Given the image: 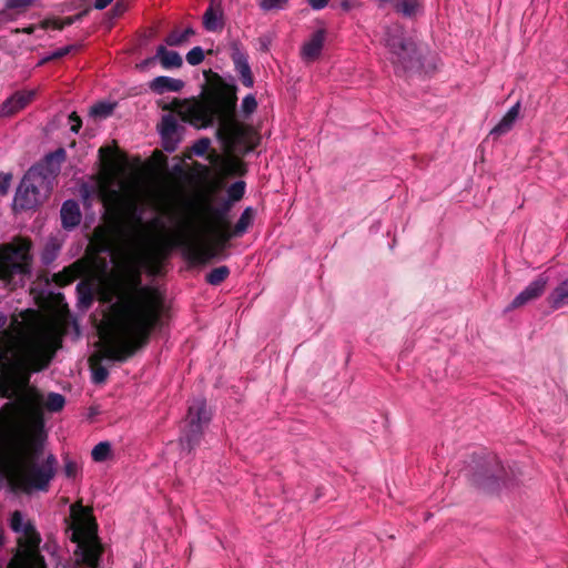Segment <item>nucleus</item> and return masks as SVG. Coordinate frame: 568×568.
I'll list each match as a JSON object with an SVG mask.
<instances>
[{
    "instance_id": "nucleus-1",
    "label": "nucleus",
    "mask_w": 568,
    "mask_h": 568,
    "mask_svg": "<svg viewBox=\"0 0 568 568\" xmlns=\"http://www.w3.org/2000/svg\"><path fill=\"white\" fill-rule=\"evenodd\" d=\"M99 153L105 165L100 196L104 206L124 210L126 224L116 241L101 244V251L111 256L116 268V301L110 306L100 331L99 349L91 361L124 362L146 342L160 321L163 298L155 288L141 284L142 266L152 256L155 243L143 224L135 183L119 179L124 163L114 150L105 146Z\"/></svg>"
},
{
    "instance_id": "nucleus-2",
    "label": "nucleus",
    "mask_w": 568,
    "mask_h": 568,
    "mask_svg": "<svg viewBox=\"0 0 568 568\" xmlns=\"http://www.w3.org/2000/svg\"><path fill=\"white\" fill-rule=\"evenodd\" d=\"M0 313V396H11L22 389L20 403L32 409L39 397L28 387V369L41 371L60 347L61 327L52 318L31 323L13 318L9 326Z\"/></svg>"
},
{
    "instance_id": "nucleus-3",
    "label": "nucleus",
    "mask_w": 568,
    "mask_h": 568,
    "mask_svg": "<svg viewBox=\"0 0 568 568\" xmlns=\"http://www.w3.org/2000/svg\"><path fill=\"white\" fill-rule=\"evenodd\" d=\"M236 97L234 93L209 98L202 101H183L176 111L183 121L195 128H207L219 121L216 134L230 151L248 152L254 149L252 130L234 118Z\"/></svg>"
},
{
    "instance_id": "nucleus-4",
    "label": "nucleus",
    "mask_w": 568,
    "mask_h": 568,
    "mask_svg": "<svg viewBox=\"0 0 568 568\" xmlns=\"http://www.w3.org/2000/svg\"><path fill=\"white\" fill-rule=\"evenodd\" d=\"M63 149L49 154L45 158L47 165L55 162L53 169H45L43 165L32 166L21 180L16 192L13 205L19 210H32L40 205L49 195L55 172L64 160Z\"/></svg>"
},
{
    "instance_id": "nucleus-5",
    "label": "nucleus",
    "mask_w": 568,
    "mask_h": 568,
    "mask_svg": "<svg viewBox=\"0 0 568 568\" xmlns=\"http://www.w3.org/2000/svg\"><path fill=\"white\" fill-rule=\"evenodd\" d=\"M10 528L18 535V547L9 568H47L39 550L41 536L32 521L16 510L10 517Z\"/></svg>"
},
{
    "instance_id": "nucleus-6",
    "label": "nucleus",
    "mask_w": 568,
    "mask_h": 568,
    "mask_svg": "<svg viewBox=\"0 0 568 568\" xmlns=\"http://www.w3.org/2000/svg\"><path fill=\"white\" fill-rule=\"evenodd\" d=\"M32 243L26 237H14L0 245V280L8 285L22 283L31 274Z\"/></svg>"
},
{
    "instance_id": "nucleus-7",
    "label": "nucleus",
    "mask_w": 568,
    "mask_h": 568,
    "mask_svg": "<svg viewBox=\"0 0 568 568\" xmlns=\"http://www.w3.org/2000/svg\"><path fill=\"white\" fill-rule=\"evenodd\" d=\"M72 540L77 544V561L97 568L103 549L97 535V525L88 514L83 513L74 520Z\"/></svg>"
},
{
    "instance_id": "nucleus-8",
    "label": "nucleus",
    "mask_w": 568,
    "mask_h": 568,
    "mask_svg": "<svg viewBox=\"0 0 568 568\" xmlns=\"http://www.w3.org/2000/svg\"><path fill=\"white\" fill-rule=\"evenodd\" d=\"M383 42L394 65L403 69L410 67L416 55V43L412 38L406 37L402 26L392 24L387 27Z\"/></svg>"
},
{
    "instance_id": "nucleus-9",
    "label": "nucleus",
    "mask_w": 568,
    "mask_h": 568,
    "mask_svg": "<svg viewBox=\"0 0 568 568\" xmlns=\"http://www.w3.org/2000/svg\"><path fill=\"white\" fill-rule=\"evenodd\" d=\"M171 246L181 247L184 256L196 264H204L217 255L215 247L205 243L196 229L179 233L171 240Z\"/></svg>"
},
{
    "instance_id": "nucleus-10",
    "label": "nucleus",
    "mask_w": 568,
    "mask_h": 568,
    "mask_svg": "<svg viewBox=\"0 0 568 568\" xmlns=\"http://www.w3.org/2000/svg\"><path fill=\"white\" fill-rule=\"evenodd\" d=\"M211 415L206 409L204 399H195L189 407L186 429L180 439L182 449L191 452L201 439L204 426L210 422Z\"/></svg>"
},
{
    "instance_id": "nucleus-11",
    "label": "nucleus",
    "mask_w": 568,
    "mask_h": 568,
    "mask_svg": "<svg viewBox=\"0 0 568 568\" xmlns=\"http://www.w3.org/2000/svg\"><path fill=\"white\" fill-rule=\"evenodd\" d=\"M548 281L549 277L547 275L540 274L511 301L509 310L518 308L539 298L544 294Z\"/></svg>"
},
{
    "instance_id": "nucleus-12",
    "label": "nucleus",
    "mask_w": 568,
    "mask_h": 568,
    "mask_svg": "<svg viewBox=\"0 0 568 568\" xmlns=\"http://www.w3.org/2000/svg\"><path fill=\"white\" fill-rule=\"evenodd\" d=\"M159 131L163 149L166 152H174L181 140L176 119L171 114L164 115L160 123Z\"/></svg>"
},
{
    "instance_id": "nucleus-13",
    "label": "nucleus",
    "mask_w": 568,
    "mask_h": 568,
    "mask_svg": "<svg viewBox=\"0 0 568 568\" xmlns=\"http://www.w3.org/2000/svg\"><path fill=\"white\" fill-rule=\"evenodd\" d=\"M326 40L325 29H318L302 44L300 55L305 62L317 60Z\"/></svg>"
},
{
    "instance_id": "nucleus-14",
    "label": "nucleus",
    "mask_w": 568,
    "mask_h": 568,
    "mask_svg": "<svg viewBox=\"0 0 568 568\" xmlns=\"http://www.w3.org/2000/svg\"><path fill=\"white\" fill-rule=\"evenodd\" d=\"M36 90H22L8 98L0 108V116H10L24 109L34 98Z\"/></svg>"
},
{
    "instance_id": "nucleus-15",
    "label": "nucleus",
    "mask_w": 568,
    "mask_h": 568,
    "mask_svg": "<svg viewBox=\"0 0 568 568\" xmlns=\"http://www.w3.org/2000/svg\"><path fill=\"white\" fill-rule=\"evenodd\" d=\"M231 58L234 63L235 71L242 80V83L247 88L253 87L254 80L251 72V67L248 64L247 54L240 48L237 43H233L232 45Z\"/></svg>"
},
{
    "instance_id": "nucleus-16",
    "label": "nucleus",
    "mask_w": 568,
    "mask_h": 568,
    "mask_svg": "<svg viewBox=\"0 0 568 568\" xmlns=\"http://www.w3.org/2000/svg\"><path fill=\"white\" fill-rule=\"evenodd\" d=\"M207 210L215 217V221L207 223V226L219 237L221 247H224L225 243L235 236L233 231L229 230L227 223L223 222V215L227 212L229 206L223 210L207 206Z\"/></svg>"
},
{
    "instance_id": "nucleus-17",
    "label": "nucleus",
    "mask_w": 568,
    "mask_h": 568,
    "mask_svg": "<svg viewBox=\"0 0 568 568\" xmlns=\"http://www.w3.org/2000/svg\"><path fill=\"white\" fill-rule=\"evenodd\" d=\"M62 226L72 230L81 222V211L79 204L73 200H68L62 204L61 211Z\"/></svg>"
},
{
    "instance_id": "nucleus-18",
    "label": "nucleus",
    "mask_w": 568,
    "mask_h": 568,
    "mask_svg": "<svg viewBox=\"0 0 568 568\" xmlns=\"http://www.w3.org/2000/svg\"><path fill=\"white\" fill-rule=\"evenodd\" d=\"M223 10L220 3L211 2L203 16V26L207 31L214 32L223 28Z\"/></svg>"
},
{
    "instance_id": "nucleus-19",
    "label": "nucleus",
    "mask_w": 568,
    "mask_h": 568,
    "mask_svg": "<svg viewBox=\"0 0 568 568\" xmlns=\"http://www.w3.org/2000/svg\"><path fill=\"white\" fill-rule=\"evenodd\" d=\"M520 103L513 105L503 119L491 129L490 135L500 136L508 133L519 116Z\"/></svg>"
},
{
    "instance_id": "nucleus-20",
    "label": "nucleus",
    "mask_w": 568,
    "mask_h": 568,
    "mask_svg": "<svg viewBox=\"0 0 568 568\" xmlns=\"http://www.w3.org/2000/svg\"><path fill=\"white\" fill-rule=\"evenodd\" d=\"M183 87L182 80L163 75L154 78L150 83L151 90L158 94L179 92Z\"/></svg>"
},
{
    "instance_id": "nucleus-21",
    "label": "nucleus",
    "mask_w": 568,
    "mask_h": 568,
    "mask_svg": "<svg viewBox=\"0 0 568 568\" xmlns=\"http://www.w3.org/2000/svg\"><path fill=\"white\" fill-rule=\"evenodd\" d=\"M156 58L164 69L180 68L182 65L181 55L175 51L168 50L163 45L158 48Z\"/></svg>"
},
{
    "instance_id": "nucleus-22",
    "label": "nucleus",
    "mask_w": 568,
    "mask_h": 568,
    "mask_svg": "<svg viewBox=\"0 0 568 568\" xmlns=\"http://www.w3.org/2000/svg\"><path fill=\"white\" fill-rule=\"evenodd\" d=\"M548 302L552 308H560L568 305V280L557 285L548 296Z\"/></svg>"
},
{
    "instance_id": "nucleus-23",
    "label": "nucleus",
    "mask_w": 568,
    "mask_h": 568,
    "mask_svg": "<svg viewBox=\"0 0 568 568\" xmlns=\"http://www.w3.org/2000/svg\"><path fill=\"white\" fill-rule=\"evenodd\" d=\"M396 12L404 17L413 18L422 11L420 0H395L394 3Z\"/></svg>"
},
{
    "instance_id": "nucleus-24",
    "label": "nucleus",
    "mask_w": 568,
    "mask_h": 568,
    "mask_svg": "<svg viewBox=\"0 0 568 568\" xmlns=\"http://www.w3.org/2000/svg\"><path fill=\"white\" fill-rule=\"evenodd\" d=\"M79 17H77L78 19ZM75 18H65L64 20L60 19H47L42 21L39 26H31L22 29L24 33H33L37 29L47 30L49 28L55 30H62L65 26H71L74 22Z\"/></svg>"
},
{
    "instance_id": "nucleus-25",
    "label": "nucleus",
    "mask_w": 568,
    "mask_h": 568,
    "mask_svg": "<svg viewBox=\"0 0 568 568\" xmlns=\"http://www.w3.org/2000/svg\"><path fill=\"white\" fill-rule=\"evenodd\" d=\"M254 217H255V211L251 206L246 207L242 212L239 221L236 222L234 230H233V234L235 236H242L244 233H246V231L250 229V226H252V224L254 222Z\"/></svg>"
},
{
    "instance_id": "nucleus-26",
    "label": "nucleus",
    "mask_w": 568,
    "mask_h": 568,
    "mask_svg": "<svg viewBox=\"0 0 568 568\" xmlns=\"http://www.w3.org/2000/svg\"><path fill=\"white\" fill-rule=\"evenodd\" d=\"M112 446L109 442H100L91 450V457L95 463H103L112 458Z\"/></svg>"
},
{
    "instance_id": "nucleus-27",
    "label": "nucleus",
    "mask_w": 568,
    "mask_h": 568,
    "mask_svg": "<svg viewBox=\"0 0 568 568\" xmlns=\"http://www.w3.org/2000/svg\"><path fill=\"white\" fill-rule=\"evenodd\" d=\"M59 250H60V245L57 243V241L55 240H50L45 244V246H44V248H43V251L41 253V261H42V263L45 264V265L52 263L55 260Z\"/></svg>"
},
{
    "instance_id": "nucleus-28",
    "label": "nucleus",
    "mask_w": 568,
    "mask_h": 568,
    "mask_svg": "<svg viewBox=\"0 0 568 568\" xmlns=\"http://www.w3.org/2000/svg\"><path fill=\"white\" fill-rule=\"evenodd\" d=\"M230 274V270L227 266H220L216 268H213L207 275H206V282L211 285H219L221 284Z\"/></svg>"
},
{
    "instance_id": "nucleus-29",
    "label": "nucleus",
    "mask_w": 568,
    "mask_h": 568,
    "mask_svg": "<svg viewBox=\"0 0 568 568\" xmlns=\"http://www.w3.org/2000/svg\"><path fill=\"white\" fill-rule=\"evenodd\" d=\"M245 183L237 181L227 189V195L231 201H239L244 195Z\"/></svg>"
},
{
    "instance_id": "nucleus-30",
    "label": "nucleus",
    "mask_w": 568,
    "mask_h": 568,
    "mask_svg": "<svg viewBox=\"0 0 568 568\" xmlns=\"http://www.w3.org/2000/svg\"><path fill=\"white\" fill-rule=\"evenodd\" d=\"M80 471H81V467L77 462H74L72 459L64 460L63 473H64L65 477H68L70 479H75L79 476Z\"/></svg>"
},
{
    "instance_id": "nucleus-31",
    "label": "nucleus",
    "mask_w": 568,
    "mask_h": 568,
    "mask_svg": "<svg viewBox=\"0 0 568 568\" xmlns=\"http://www.w3.org/2000/svg\"><path fill=\"white\" fill-rule=\"evenodd\" d=\"M204 60V52L201 47H194L186 54V61L191 65H197Z\"/></svg>"
},
{
    "instance_id": "nucleus-32",
    "label": "nucleus",
    "mask_w": 568,
    "mask_h": 568,
    "mask_svg": "<svg viewBox=\"0 0 568 568\" xmlns=\"http://www.w3.org/2000/svg\"><path fill=\"white\" fill-rule=\"evenodd\" d=\"M242 112L245 115L252 114L257 108V101L253 94H247L242 101Z\"/></svg>"
},
{
    "instance_id": "nucleus-33",
    "label": "nucleus",
    "mask_w": 568,
    "mask_h": 568,
    "mask_svg": "<svg viewBox=\"0 0 568 568\" xmlns=\"http://www.w3.org/2000/svg\"><path fill=\"white\" fill-rule=\"evenodd\" d=\"M113 106L109 103H98L91 108V114L100 118H106L112 113Z\"/></svg>"
},
{
    "instance_id": "nucleus-34",
    "label": "nucleus",
    "mask_w": 568,
    "mask_h": 568,
    "mask_svg": "<svg viewBox=\"0 0 568 568\" xmlns=\"http://www.w3.org/2000/svg\"><path fill=\"white\" fill-rule=\"evenodd\" d=\"M288 0H258V6L264 11L282 9Z\"/></svg>"
},
{
    "instance_id": "nucleus-35",
    "label": "nucleus",
    "mask_w": 568,
    "mask_h": 568,
    "mask_svg": "<svg viewBox=\"0 0 568 568\" xmlns=\"http://www.w3.org/2000/svg\"><path fill=\"white\" fill-rule=\"evenodd\" d=\"M210 145H211V141L210 139L207 138H203V139H200L197 140L193 146H192V151L195 155L197 156H202L204 155L209 149H210Z\"/></svg>"
},
{
    "instance_id": "nucleus-36",
    "label": "nucleus",
    "mask_w": 568,
    "mask_h": 568,
    "mask_svg": "<svg viewBox=\"0 0 568 568\" xmlns=\"http://www.w3.org/2000/svg\"><path fill=\"white\" fill-rule=\"evenodd\" d=\"M108 375L109 372L105 367L94 364L92 368V379L94 383H103L106 379Z\"/></svg>"
},
{
    "instance_id": "nucleus-37",
    "label": "nucleus",
    "mask_w": 568,
    "mask_h": 568,
    "mask_svg": "<svg viewBox=\"0 0 568 568\" xmlns=\"http://www.w3.org/2000/svg\"><path fill=\"white\" fill-rule=\"evenodd\" d=\"M165 42L171 47L181 45L185 42V36L181 32L174 31L166 37Z\"/></svg>"
},
{
    "instance_id": "nucleus-38",
    "label": "nucleus",
    "mask_w": 568,
    "mask_h": 568,
    "mask_svg": "<svg viewBox=\"0 0 568 568\" xmlns=\"http://www.w3.org/2000/svg\"><path fill=\"white\" fill-rule=\"evenodd\" d=\"M11 180H12V174L0 173V194L1 195H6L8 193Z\"/></svg>"
},
{
    "instance_id": "nucleus-39",
    "label": "nucleus",
    "mask_w": 568,
    "mask_h": 568,
    "mask_svg": "<svg viewBox=\"0 0 568 568\" xmlns=\"http://www.w3.org/2000/svg\"><path fill=\"white\" fill-rule=\"evenodd\" d=\"M73 49L72 45H67V47H63V48H60L55 51H53L50 55H48L47 58H44L42 60V62H45V61H49V60H52V59H59V58H62L64 55H67L71 50Z\"/></svg>"
},
{
    "instance_id": "nucleus-40",
    "label": "nucleus",
    "mask_w": 568,
    "mask_h": 568,
    "mask_svg": "<svg viewBox=\"0 0 568 568\" xmlns=\"http://www.w3.org/2000/svg\"><path fill=\"white\" fill-rule=\"evenodd\" d=\"M33 0H8L7 7L10 9H22L30 6Z\"/></svg>"
},
{
    "instance_id": "nucleus-41",
    "label": "nucleus",
    "mask_w": 568,
    "mask_h": 568,
    "mask_svg": "<svg viewBox=\"0 0 568 568\" xmlns=\"http://www.w3.org/2000/svg\"><path fill=\"white\" fill-rule=\"evenodd\" d=\"M70 129L72 132L78 133L81 128V119L77 115L75 112L71 113L69 116Z\"/></svg>"
},
{
    "instance_id": "nucleus-42",
    "label": "nucleus",
    "mask_w": 568,
    "mask_h": 568,
    "mask_svg": "<svg viewBox=\"0 0 568 568\" xmlns=\"http://www.w3.org/2000/svg\"><path fill=\"white\" fill-rule=\"evenodd\" d=\"M308 1V4L310 7L313 9V10H322L324 9L329 0H307Z\"/></svg>"
},
{
    "instance_id": "nucleus-43",
    "label": "nucleus",
    "mask_w": 568,
    "mask_h": 568,
    "mask_svg": "<svg viewBox=\"0 0 568 568\" xmlns=\"http://www.w3.org/2000/svg\"><path fill=\"white\" fill-rule=\"evenodd\" d=\"M358 1L357 0H342L341 2V7L345 10V11H349L352 10L353 8H356L358 6Z\"/></svg>"
},
{
    "instance_id": "nucleus-44",
    "label": "nucleus",
    "mask_w": 568,
    "mask_h": 568,
    "mask_svg": "<svg viewBox=\"0 0 568 568\" xmlns=\"http://www.w3.org/2000/svg\"><path fill=\"white\" fill-rule=\"evenodd\" d=\"M81 303L88 307L92 303V294L90 291H88L85 294H82L80 297Z\"/></svg>"
},
{
    "instance_id": "nucleus-45",
    "label": "nucleus",
    "mask_w": 568,
    "mask_h": 568,
    "mask_svg": "<svg viewBox=\"0 0 568 568\" xmlns=\"http://www.w3.org/2000/svg\"><path fill=\"white\" fill-rule=\"evenodd\" d=\"M113 0H94V8L102 10L106 8Z\"/></svg>"
},
{
    "instance_id": "nucleus-46",
    "label": "nucleus",
    "mask_w": 568,
    "mask_h": 568,
    "mask_svg": "<svg viewBox=\"0 0 568 568\" xmlns=\"http://www.w3.org/2000/svg\"><path fill=\"white\" fill-rule=\"evenodd\" d=\"M113 10L115 11L116 14H121L122 12H124L125 7L122 6L120 2H116Z\"/></svg>"
},
{
    "instance_id": "nucleus-47",
    "label": "nucleus",
    "mask_w": 568,
    "mask_h": 568,
    "mask_svg": "<svg viewBox=\"0 0 568 568\" xmlns=\"http://www.w3.org/2000/svg\"><path fill=\"white\" fill-rule=\"evenodd\" d=\"M181 33L185 36V41H186L190 36L194 34V31H193V29L187 28L184 31H182Z\"/></svg>"
},
{
    "instance_id": "nucleus-48",
    "label": "nucleus",
    "mask_w": 568,
    "mask_h": 568,
    "mask_svg": "<svg viewBox=\"0 0 568 568\" xmlns=\"http://www.w3.org/2000/svg\"><path fill=\"white\" fill-rule=\"evenodd\" d=\"M160 224V219L159 217H154L151 223H150V227H155Z\"/></svg>"
},
{
    "instance_id": "nucleus-49",
    "label": "nucleus",
    "mask_w": 568,
    "mask_h": 568,
    "mask_svg": "<svg viewBox=\"0 0 568 568\" xmlns=\"http://www.w3.org/2000/svg\"><path fill=\"white\" fill-rule=\"evenodd\" d=\"M379 1L385 3V2H388L389 0H379Z\"/></svg>"
}]
</instances>
